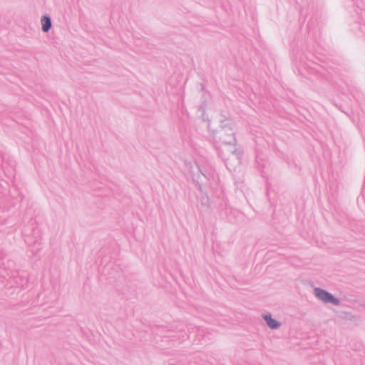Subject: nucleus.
<instances>
[{"mask_svg":"<svg viewBox=\"0 0 365 365\" xmlns=\"http://www.w3.org/2000/svg\"><path fill=\"white\" fill-rule=\"evenodd\" d=\"M321 300L326 303H331L333 304H338L339 301L334 296L327 292L321 290Z\"/></svg>","mask_w":365,"mask_h":365,"instance_id":"f257e3e1","label":"nucleus"},{"mask_svg":"<svg viewBox=\"0 0 365 365\" xmlns=\"http://www.w3.org/2000/svg\"><path fill=\"white\" fill-rule=\"evenodd\" d=\"M315 292H316V295H317V297H319V290L318 289H315Z\"/></svg>","mask_w":365,"mask_h":365,"instance_id":"20e7f679","label":"nucleus"},{"mask_svg":"<svg viewBox=\"0 0 365 365\" xmlns=\"http://www.w3.org/2000/svg\"><path fill=\"white\" fill-rule=\"evenodd\" d=\"M42 29L44 32H47L51 26V20L47 16H43L41 19Z\"/></svg>","mask_w":365,"mask_h":365,"instance_id":"f03ea898","label":"nucleus"},{"mask_svg":"<svg viewBox=\"0 0 365 365\" xmlns=\"http://www.w3.org/2000/svg\"><path fill=\"white\" fill-rule=\"evenodd\" d=\"M264 319L270 328L276 329L279 327V323L274 319H272L270 316H264Z\"/></svg>","mask_w":365,"mask_h":365,"instance_id":"7ed1b4c3","label":"nucleus"}]
</instances>
